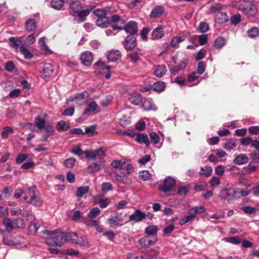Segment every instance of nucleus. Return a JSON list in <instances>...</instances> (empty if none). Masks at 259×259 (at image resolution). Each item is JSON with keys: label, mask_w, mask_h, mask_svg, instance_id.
I'll return each instance as SVG.
<instances>
[{"label": "nucleus", "mask_w": 259, "mask_h": 259, "mask_svg": "<svg viewBox=\"0 0 259 259\" xmlns=\"http://www.w3.org/2000/svg\"><path fill=\"white\" fill-rule=\"evenodd\" d=\"M110 20L111 23H113L111 28L112 30H121L124 29L126 25L125 21L121 19L117 15H114L111 17Z\"/></svg>", "instance_id": "obj_7"}, {"label": "nucleus", "mask_w": 259, "mask_h": 259, "mask_svg": "<svg viewBox=\"0 0 259 259\" xmlns=\"http://www.w3.org/2000/svg\"><path fill=\"white\" fill-rule=\"evenodd\" d=\"M184 39V38H183L181 37L175 36L172 38L170 42V45L172 47L177 48L179 46L180 43L183 41Z\"/></svg>", "instance_id": "obj_49"}, {"label": "nucleus", "mask_w": 259, "mask_h": 259, "mask_svg": "<svg viewBox=\"0 0 259 259\" xmlns=\"http://www.w3.org/2000/svg\"><path fill=\"white\" fill-rule=\"evenodd\" d=\"M164 8L162 6H157L151 12L150 16L152 18H157L163 14Z\"/></svg>", "instance_id": "obj_18"}, {"label": "nucleus", "mask_w": 259, "mask_h": 259, "mask_svg": "<svg viewBox=\"0 0 259 259\" xmlns=\"http://www.w3.org/2000/svg\"><path fill=\"white\" fill-rule=\"evenodd\" d=\"M13 223L14 227H17L19 228H23L25 226L23 220L20 218L13 220Z\"/></svg>", "instance_id": "obj_56"}, {"label": "nucleus", "mask_w": 259, "mask_h": 259, "mask_svg": "<svg viewBox=\"0 0 259 259\" xmlns=\"http://www.w3.org/2000/svg\"><path fill=\"white\" fill-rule=\"evenodd\" d=\"M247 33L250 38H254L259 35V29L256 27L248 29Z\"/></svg>", "instance_id": "obj_44"}, {"label": "nucleus", "mask_w": 259, "mask_h": 259, "mask_svg": "<svg viewBox=\"0 0 259 259\" xmlns=\"http://www.w3.org/2000/svg\"><path fill=\"white\" fill-rule=\"evenodd\" d=\"M164 34L163 27L159 26L152 31L151 37L152 39H159L162 38Z\"/></svg>", "instance_id": "obj_14"}, {"label": "nucleus", "mask_w": 259, "mask_h": 259, "mask_svg": "<svg viewBox=\"0 0 259 259\" xmlns=\"http://www.w3.org/2000/svg\"><path fill=\"white\" fill-rule=\"evenodd\" d=\"M226 241L231 244L238 245L241 242V239L239 236L230 237L225 238Z\"/></svg>", "instance_id": "obj_45"}, {"label": "nucleus", "mask_w": 259, "mask_h": 259, "mask_svg": "<svg viewBox=\"0 0 259 259\" xmlns=\"http://www.w3.org/2000/svg\"><path fill=\"white\" fill-rule=\"evenodd\" d=\"M82 9V6L81 3L78 1H73L70 3L69 7L70 13L74 16L77 12Z\"/></svg>", "instance_id": "obj_13"}, {"label": "nucleus", "mask_w": 259, "mask_h": 259, "mask_svg": "<svg viewBox=\"0 0 259 259\" xmlns=\"http://www.w3.org/2000/svg\"><path fill=\"white\" fill-rule=\"evenodd\" d=\"M100 209L98 207H96L92 208L88 213V216L91 219L95 218L100 213Z\"/></svg>", "instance_id": "obj_46"}, {"label": "nucleus", "mask_w": 259, "mask_h": 259, "mask_svg": "<svg viewBox=\"0 0 259 259\" xmlns=\"http://www.w3.org/2000/svg\"><path fill=\"white\" fill-rule=\"evenodd\" d=\"M34 123L39 130H42L45 126L46 121L44 119L38 116L35 118Z\"/></svg>", "instance_id": "obj_36"}, {"label": "nucleus", "mask_w": 259, "mask_h": 259, "mask_svg": "<svg viewBox=\"0 0 259 259\" xmlns=\"http://www.w3.org/2000/svg\"><path fill=\"white\" fill-rule=\"evenodd\" d=\"M36 186H32L28 188L24 197V199L27 203L35 206H40L43 203V200L39 194L35 193Z\"/></svg>", "instance_id": "obj_3"}, {"label": "nucleus", "mask_w": 259, "mask_h": 259, "mask_svg": "<svg viewBox=\"0 0 259 259\" xmlns=\"http://www.w3.org/2000/svg\"><path fill=\"white\" fill-rule=\"evenodd\" d=\"M258 167L249 164L243 168V171L244 174H249L255 171Z\"/></svg>", "instance_id": "obj_43"}, {"label": "nucleus", "mask_w": 259, "mask_h": 259, "mask_svg": "<svg viewBox=\"0 0 259 259\" xmlns=\"http://www.w3.org/2000/svg\"><path fill=\"white\" fill-rule=\"evenodd\" d=\"M142 108L145 111H149L151 110H155L156 108L153 104L152 101L150 99H145L143 102Z\"/></svg>", "instance_id": "obj_25"}, {"label": "nucleus", "mask_w": 259, "mask_h": 259, "mask_svg": "<svg viewBox=\"0 0 259 259\" xmlns=\"http://www.w3.org/2000/svg\"><path fill=\"white\" fill-rule=\"evenodd\" d=\"M152 88L155 91L158 92H162L165 88V83L162 81L155 82L153 84Z\"/></svg>", "instance_id": "obj_37"}, {"label": "nucleus", "mask_w": 259, "mask_h": 259, "mask_svg": "<svg viewBox=\"0 0 259 259\" xmlns=\"http://www.w3.org/2000/svg\"><path fill=\"white\" fill-rule=\"evenodd\" d=\"M167 72V69L164 65H160L157 66L155 70V75L156 77H161Z\"/></svg>", "instance_id": "obj_28"}, {"label": "nucleus", "mask_w": 259, "mask_h": 259, "mask_svg": "<svg viewBox=\"0 0 259 259\" xmlns=\"http://www.w3.org/2000/svg\"><path fill=\"white\" fill-rule=\"evenodd\" d=\"M25 28L28 31L34 30L36 27V23L34 19H29L25 22Z\"/></svg>", "instance_id": "obj_31"}, {"label": "nucleus", "mask_w": 259, "mask_h": 259, "mask_svg": "<svg viewBox=\"0 0 259 259\" xmlns=\"http://www.w3.org/2000/svg\"><path fill=\"white\" fill-rule=\"evenodd\" d=\"M106 57L109 61L113 62L120 58L121 53L117 50H111L108 52Z\"/></svg>", "instance_id": "obj_17"}, {"label": "nucleus", "mask_w": 259, "mask_h": 259, "mask_svg": "<svg viewBox=\"0 0 259 259\" xmlns=\"http://www.w3.org/2000/svg\"><path fill=\"white\" fill-rule=\"evenodd\" d=\"M111 23L110 19L107 17L98 18L96 21V24L97 26L105 28L109 26Z\"/></svg>", "instance_id": "obj_19"}, {"label": "nucleus", "mask_w": 259, "mask_h": 259, "mask_svg": "<svg viewBox=\"0 0 259 259\" xmlns=\"http://www.w3.org/2000/svg\"><path fill=\"white\" fill-rule=\"evenodd\" d=\"M64 239L66 242H70L71 243H75L76 239L78 238L77 234L74 232L64 233L63 232Z\"/></svg>", "instance_id": "obj_22"}, {"label": "nucleus", "mask_w": 259, "mask_h": 259, "mask_svg": "<svg viewBox=\"0 0 259 259\" xmlns=\"http://www.w3.org/2000/svg\"><path fill=\"white\" fill-rule=\"evenodd\" d=\"M9 41L10 42V46L16 49H18L19 46L21 42L20 40L14 37H10L9 38Z\"/></svg>", "instance_id": "obj_52"}, {"label": "nucleus", "mask_w": 259, "mask_h": 259, "mask_svg": "<svg viewBox=\"0 0 259 259\" xmlns=\"http://www.w3.org/2000/svg\"><path fill=\"white\" fill-rule=\"evenodd\" d=\"M223 6L222 5L218 3H215L210 6V10L211 12L215 13L218 11L221 10Z\"/></svg>", "instance_id": "obj_61"}, {"label": "nucleus", "mask_w": 259, "mask_h": 259, "mask_svg": "<svg viewBox=\"0 0 259 259\" xmlns=\"http://www.w3.org/2000/svg\"><path fill=\"white\" fill-rule=\"evenodd\" d=\"M69 127V125L64 120H61L56 125V128L59 131H67Z\"/></svg>", "instance_id": "obj_39"}, {"label": "nucleus", "mask_w": 259, "mask_h": 259, "mask_svg": "<svg viewBox=\"0 0 259 259\" xmlns=\"http://www.w3.org/2000/svg\"><path fill=\"white\" fill-rule=\"evenodd\" d=\"M20 51L24 55L25 59H31L32 58L33 54L26 49L24 44L21 45Z\"/></svg>", "instance_id": "obj_42"}, {"label": "nucleus", "mask_w": 259, "mask_h": 259, "mask_svg": "<svg viewBox=\"0 0 259 259\" xmlns=\"http://www.w3.org/2000/svg\"><path fill=\"white\" fill-rule=\"evenodd\" d=\"M54 69L50 63H45L42 67L43 75L45 77H49L53 73Z\"/></svg>", "instance_id": "obj_24"}, {"label": "nucleus", "mask_w": 259, "mask_h": 259, "mask_svg": "<svg viewBox=\"0 0 259 259\" xmlns=\"http://www.w3.org/2000/svg\"><path fill=\"white\" fill-rule=\"evenodd\" d=\"M175 184V180L168 176L164 179L163 184L160 185L159 188L161 191L164 192L167 195H174L176 194V190L173 189Z\"/></svg>", "instance_id": "obj_4"}, {"label": "nucleus", "mask_w": 259, "mask_h": 259, "mask_svg": "<svg viewBox=\"0 0 259 259\" xmlns=\"http://www.w3.org/2000/svg\"><path fill=\"white\" fill-rule=\"evenodd\" d=\"M89 190L88 186L79 187L76 190V196L78 198L85 197V195L89 192Z\"/></svg>", "instance_id": "obj_20"}, {"label": "nucleus", "mask_w": 259, "mask_h": 259, "mask_svg": "<svg viewBox=\"0 0 259 259\" xmlns=\"http://www.w3.org/2000/svg\"><path fill=\"white\" fill-rule=\"evenodd\" d=\"M126 32L130 33L131 35L136 34L138 32V26L136 22L133 21H129L126 24L124 29Z\"/></svg>", "instance_id": "obj_11"}, {"label": "nucleus", "mask_w": 259, "mask_h": 259, "mask_svg": "<svg viewBox=\"0 0 259 259\" xmlns=\"http://www.w3.org/2000/svg\"><path fill=\"white\" fill-rule=\"evenodd\" d=\"M205 71V64L203 62L200 61L198 63V67L197 69V73L202 74Z\"/></svg>", "instance_id": "obj_63"}, {"label": "nucleus", "mask_w": 259, "mask_h": 259, "mask_svg": "<svg viewBox=\"0 0 259 259\" xmlns=\"http://www.w3.org/2000/svg\"><path fill=\"white\" fill-rule=\"evenodd\" d=\"M151 175L148 170H142L139 172V178L143 181H148L150 179Z\"/></svg>", "instance_id": "obj_47"}, {"label": "nucleus", "mask_w": 259, "mask_h": 259, "mask_svg": "<svg viewBox=\"0 0 259 259\" xmlns=\"http://www.w3.org/2000/svg\"><path fill=\"white\" fill-rule=\"evenodd\" d=\"M95 65L101 67L102 69H107L108 72L107 74L105 75V77L106 79H109L111 77V73L109 71V70L110 69V66L109 65H106L105 63L103 61H98L95 63Z\"/></svg>", "instance_id": "obj_35"}, {"label": "nucleus", "mask_w": 259, "mask_h": 259, "mask_svg": "<svg viewBox=\"0 0 259 259\" xmlns=\"http://www.w3.org/2000/svg\"><path fill=\"white\" fill-rule=\"evenodd\" d=\"M76 162L74 158L71 157L66 159L64 162V165L67 168H72L73 167Z\"/></svg>", "instance_id": "obj_54"}, {"label": "nucleus", "mask_w": 259, "mask_h": 259, "mask_svg": "<svg viewBox=\"0 0 259 259\" xmlns=\"http://www.w3.org/2000/svg\"><path fill=\"white\" fill-rule=\"evenodd\" d=\"M94 14L98 18L104 17L106 16L105 11L103 9H97L94 11Z\"/></svg>", "instance_id": "obj_60"}, {"label": "nucleus", "mask_w": 259, "mask_h": 259, "mask_svg": "<svg viewBox=\"0 0 259 259\" xmlns=\"http://www.w3.org/2000/svg\"><path fill=\"white\" fill-rule=\"evenodd\" d=\"M40 227V225L38 223H32L28 227V231L30 234H35L38 229Z\"/></svg>", "instance_id": "obj_53"}, {"label": "nucleus", "mask_w": 259, "mask_h": 259, "mask_svg": "<svg viewBox=\"0 0 259 259\" xmlns=\"http://www.w3.org/2000/svg\"><path fill=\"white\" fill-rule=\"evenodd\" d=\"M215 20L219 24H223L229 20V17L226 13L219 12L215 16Z\"/></svg>", "instance_id": "obj_23"}, {"label": "nucleus", "mask_w": 259, "mask_h": 259, "mask_svg": "<svg viewBox=\"0 0 259 259\" xmlns=\"http://www.w3.org/2000/svg\"><path fill=\"white\" fill-rule=\"evenodd\" d=\"M3 224L9 232L13 231L15 227L13 221H12L10 219H5L3 221Z\"/></svg>", "instance_id": "obj_38"}, {"label": "nucleus", "mask_w": 259, "mask_h": 259, "mask_svg": "<svg viewBox=\"0 0 259 259\" xmlns=\"http://www.w3.org/2000/svg\"><path fill=\"white\" fill-rule=\"evenodd\" d=\"M110 202L111 200L109 198H106L105 199L100 200L99 203L100 207L104 208H106Z\"/></svg>", "instance_id": "obj_64"}, {"label": "nucleus", "mask_w": 259, "mask_h": 259, "mask_svg": "<svg viewBox=\"0 0 259 259\" xmlns=\"http://www.w3.org/2000/svg\"><path fill=\"white\" fill-rule=\"evenodd\" d=\"M133 166L131 164H127L124 167H121L119 169L121 173H122L123 176H126L131 173Z\"/></svg>", "instance_id": "obj_41"}, {"label": "nucleus", "mask_w": 259, "mask_h": 259, "mask_svg": "<svg viewBox=\"0 0 259 259\" xmlns=\"http://www.w3.org/2000/svg\"><path fill=\"white\" fill-rule=\"evenodd\" d=\"M127 56L133 62H137L140 59L139 53L137 52L130 53Z\"/></svg>", "instance_id": "obj_57"}, {"label": "nucleus", "mask_w": 259, "mask_h": 259, "mask_svg": "<svg viewBox=\"0 0 259 259\" xmlns=\"http://www.w3.org/2000/svg\"><path fill=\"white\" fill-rule=\"evenodd\" d=\"M13 132V130L10 126H5L1 133V137L3 139H7L8 136Z\"/></svg>", "instance_id": "obj_51"}, {"label": "nucleus", "mask_w": 259, "mask_h": 259, "mask_svg": "<svg viewBox=\"0 0 259 259\" xmlns=\"http://www.w3.org/2000/svg\"><path fill=\"white\" fill-rule=\"evenodd\" d=\"M158 231V227L155 225H151L145 228V232L148 235H155Z\"/></svg>", "instance_id": "obj_34"}, {"label": "nucleus", "mask_w": 259, "mask_h": 259, "mask_svg": "<svg viewBox=\"0 0 259 259\" xmlns=\"http://www.w3.org/2000/svg\"><path fill=\"white\" fill-rule=\"evenodd\" d=\"M146 215L145 212L137 209L130 216V220L135 221L136 223L139 222L145 219Z\"/></svg>", "instance_id": "obj_12"}, {"label": "nucleus", "mask_w": 259, "mask_h": 259, "mask_svg": "<svg viewBox=\"0 0 259 259\" xmlns=\"http://www.w3.org/2000/svg\"><path fill=\"white\" fill-rule=\"evenodd\" d=\"M112 189V185L110 183L105 182L102 184L101 191L103 194L106 193L108 191Z\"/></svg>", "instance_id": "obj_55"}, {"label": "nucleus", "mask_w": 259, "mask_h": 259, "mask_svg": "<svg viewBox=\"0 0 259 259\" xmlns=\"http://www.w3.org/2000/svg\"><path fill=\"white\" fill-rule=\"evenodd\" d=\"M123 45L126 51L134 50L137 46L136 37L133 35H128L123 41Z\"/></svg>", "instance_id": "obj_9"}, {"label": "nucleus", "mask_w": 259, "mask_h": 259, "mask_svg": "<svg viewBox=\"0 0 259 259\" xmlns=\"http://www.w3.org/2000/svg\"><path fill=\"white\" fill-rule=\"evenodd\" d=\"M105 155L102 157H97L95 159H99V160L96 162L91 163L87 168V172L92 174L95 172L99 171L104 166L105 161L103 159Z\"/></svg>", "instance_id": "obj_8"}, {"label": "nucleus", "mask_w": 259, "mask_h": 259, "mask_svg": "<svg viewBox=\"0 0 259 259\" xmlns=\"http://www.w3.org/2000/svg\"><path fill=\"white\" fill-rule=\"evenodd\" d=\"M248 161V158L246 154H240L237 156L234 159V163L238 165H242L247 163Z\"/></svg>", "instance_id": "obj_21"}, {"label": "nucleus", "mask_w": 259, "mask_h": 259, "mask_svg": "<svg viewBox=\"0 0 259 259\" xmlns=\"http://www.w3.org/2000/svg\"><path fill=\"white\" fill-rule=\"evenodd\" d=\"M70 152L79 157L84 154L87 158L93 160H95L97 157L101 158L105 155V152L102 148H99L94 151L90 150H85V151H83L81 149L80 145H77L71 149L70 150Z\"/></svg>", "instance_id": "obj_2"}, {"label": "nucleus", "mask_w": 259, "mask_h": 259, "mask_svg": "<svg viewBox=\"0 0 259 259\" xmlns=\"http://www.w3.org/2000/svg\"><path fill=\"white\" fill-rule=\"evenodd\" d=\"M135 140L139 143H144L147 146H149L150 143L148 136L145 133H137Z\"/></svg>", "instance_id": "obj_15"}, {"label": "nucleus", "mask_w": 259, "mask_h": 259, "mask_svg": "<svg viewBox=\"0 0 259 259\" xmlns=\"http://www.w3.org/2000/svg\"><path fill=\"white\" fill-rule=\"evenodd\" d=\"M93 59V55L89 51H85L82 53L80 57L81 63L85 66L90 65L92 63Z\"/></svg>", "instance_id": "obj_10"}, {"label": "nucleus", "mask_w": 259, "mask_h": 259, "mask_svg": "<svg viewBox=\"0 0 259 259\" xmlns=\"http://www.w3.org/2000/svg\"><path fill=\"white\" fill-rule=\"evenodd\" d=\"M43 233L50 236L45 241L48 245L60 247L65 243L63 232L59 230L54 231L44 230Z\"/></svg>", "instance_id": "obj_1"}, {"label": "nucleus", "mask_w": 259, "mask_h": 259, "mask_svg": "<svg viewBox=\"0 0 259 259\" xmlns=\"http://www.w3.org/2000/svg\"><path fill=\"white\" fill-rule=\"evenodd\" d=\"M238 9L245 15L252 16L255 14L256 8L253 3L250 1H242L238 4Z\"/></svg>", "instance_id": "obj_5"}, {"label": "nucleus", "mask_w": 259, "mask_h": 259, "mask_svg": "<svg viewBox=\"0 0 259 259\" xmlns=\"http://www.w3.org/2000/svg\"><path fill=\"white\" fill-rule=\"evenodd\" d=\"M149 136H150V138L151 139V142L154 144L155 145V144H157V143H159V136H158V135L156 133H155V132L151 133L149 134Z\"/></svg>", "instance_id": "obj_59"}, {"label": "nucleus", "mask_w": 259, "mask_h": 259, "mask_svg": "<svg viewBox=\"0 0 259 259\" xmlns=\"http://www.w3.org/2000/svg\"><path fill=\"white\" fill-rule=\"evenodd\" d=\"M238 189L236 188L226 187L222 189L220 192V197L225 201H229L235 198V194L237 193Z\"/></svg>", "instance_id": "obj_6"}, {"label": "nucleus", "mask_w": 259, "mask_h": 259, "mask_svg": "<svg viewBox=\"0 0 259 259\" xmlns=\"http://www.w3.org/2000/svg\"><path fill=\"white\" fill-rule=\"evenodd\" d=\"M231 23L234 25H237L241 21V16L239 14H236L231 17Z\"/></svg>", "instance_id": "obj_62"}, {"label": "nucleus", "mask_w": 259, "mask_h": 259, "mask_svg": "<svg viewBox=\"0 0 259 259\" xmlns=\"http://www.w3.org/2000/svg\"><path fill=\"white\" fill-rule=\"evenodd\" d=\"M90 14V11L88 10H82V9L77 12L76 14H74L73 17H78L79 20L81 22H83L85 20L86 17Z\"/></svg>", "instance_id": "obj_32"}, {"label": "nucleus", "mask_w": 259, "mask_h": 259, "mask_svg": "<svg viewBox=\"0 0 259 259\" xmlns=\"http://www.w3.org/2000/svg\"><path fill=\"white\" fill-rule=\"evenodd\" d=\"M98 108V105L95 101L91 102L83 112V114H88L89 112H94Z\"/></svg>", "instance_id": "obj_40"}, {"label": "nucleus", "mask_w": 259, "mask_h": 259, "mask_svg": "<svg viewBox=\"0 0 259 259\" xmlns=\"http://www.w3.org/2000/svg\"><path fill=\"white\" fill-rule=\"evenodd\" d=\"M142 97L140 94H134L132 95L129 98L128 100L130 103L135 105H138L140 104L142 101Z\"/></svg>", "instance_id": "obj_29"}, {"label": "nucleus", "mask_w": 259, "mask_h": 259, "mask_svg": "<svg viewBox=\"0 0 259 259\" xmlns=\"http://www.w3.org/2000/svg\"><path fill=\"white\" fill-rule=\"evenodd\" d=\"M237 146V141L235 139H229L226 141L224 144V148L227 150H231Z\"/></svg>", "instance_id": "obj_30"}, {"label": "nucleus", "mask_w": 259, "mask_h": 259, "mask_svg": "<svg viewBox=\"0 0 259 259\" xmlns=\"http://www.w3.org/2000/svg\"><path fill=\"white\" fill-rule=\"evenodd\" d=\"M212 172V168L209 166H205L200 168L199 176L200 177L207 178L211 175Z\"/></svg>", "instance_id": "obj_26"}, {"label": "nucleus", "mask_w": 259, "mask_h": 259, "mask_svg": "<svg viewBox=\"0 0 259 259\" xmlns=\"http://www.w3.org/2000/svg\"><path fill=\"white\" fill-rule=\"evenodd\" d=\"M122 220L118 214L111 215L108 219V222L111 227L121 225Z\"/></svg>", "instance_id": "obj_16"}, {"label": "nucleus", "mask_w": 259, "mask_h": 259, "mask_svg": "<svg viewBox=\"0 0 259 259\" xmlns=\"http://www.w3.org/2000/svg\"><path fill=\"white\" fill-rule=\"evenodd\" d=\"M88 97V93L87 92H83L80 94H77L75 97L70 98V101H80L85 99Z\"/></svg>", "instance_id": "obj_50"}, {"label": "nucleus", "mask_w": 259, "mask_h": 259, "mask_svg": "<svg viewBox=\"0 0 259 259\" xmlns=\"http://www.w3.org/2000/svg\"><path fill=\"white\" fill-rule=\"evenodd\" d=\"M208 28V25L206 23L201 22L199 23L198 29L200 32L204 33L207 31Z\"/></svg>", "instance_id": "obj_58"}, {"label": "nucleus", "mask_w": 259, "mask_h": 259, "mask_svg": "<svg viewBox=\"0 0 259 259\" xmlns=\"http://www.w3.org/2000/svg\"><path fill=\"white\" fill-rule=\"evenodd\" d=\"M50 5L52 8L57 10H62L64 5V0H51Z\"/></svg>", "instance_id": "obj_27"}, {"label": "nucleus", "mask_w": 259, "mask_h": 259, "mask_svg": "<svg viewBox=\"0 0 259 259\" xmlns=\"http://www.w3.org/2000/svg\"><path fill=\"white\" fill-rule=\"evenodd\" d=\"M213 44L216 49H220L226 45V40L224 37L219 36L215 39Z\"/></svg>", "instance_id": "obj_33"}, {"label": "nucleus", "mask_w": 259, "mask_h": 259, "mask_svg": "<svg viewBox=\"0 0 259 259\" xmlns=\"http://www.w3.org/2000/svg\"><path fill=\"white\" fill-rule=\"evenodd\" d=\"M189 191V188L185 186H180L177 189L176 193L180 196H184Z\"/></svg>", "instance_id": "obj_48"}]
</instances>
